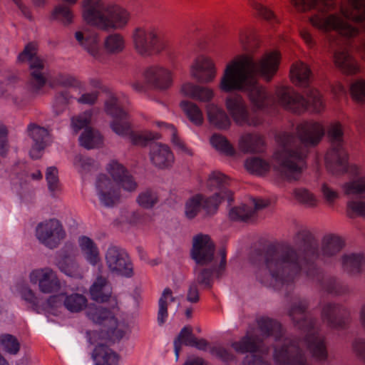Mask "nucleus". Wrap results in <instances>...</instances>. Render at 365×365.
<instances>
[{"label": "nucleus", "mask_w": 365, "mask_h": 365, "mask_svg": "<svg viewBox=\"0 0 365 365\" xmlns=\"http://www.w3.org/2000/svg\"><path fill=\"white\" fill-rule=\"evenodd\" d=\"M57 83L67 88L82 89L81 82L76 78L69 75H59Z\"/></svg>", "instance_id": "obj_52"}, {"label": "nucleus", "mask_w": 365, "mask_h": 365, "mask_svg": "<svg viewBox=\"0 0 365 365\" xmlns=\"http://www.w3.org/2000/svg\"><path fill=\"white\" fill-rule=\"evenodd\" d=\"M161 90L166 89L170 87L173 82V76L171 72L165 69L161 66Z\"/></svg>", "instance_id": "obj_60"}, {"label": "nucleus", "mask_w": 365, "mask_h": 365, "mask_svg": "<svg viewBox=\"0 0 365 365\" xmlns=\"http://www.w3.org/2000/svg\"><path fill=\"white\" fill-rule=\"evenodd\" d=\"M87 299L81 294H65L64 307L71 312H78L86 307Z\"/></svg>", "instance_id": "obj_39"}, {"label": "nucleus", "mask_w": 365, "mask_h": 365, "mask_svg": "<svg viewBox=\"0 0 365 365\" xmlns=\"http://www.w3.org/2000/svg\"><path fill=\"white\" fill-rule=\"evenodd\" d=\"M96 189L101 203L105 207H113L120 198L119 188L105 174L98 176Z\"/></svg>", "instance_id": "obj_22"}, {"label": "nucleus", "mask_w": 365, "mask_h": 365, "mask_svg": "<svg viewBox=\"0 0 365 365\" xmlns=\"http://www.w3.org/2000/svg\"><path fill=\"white\" fill-rule=\"evenodd\" d=\"M210 352L224 362H230L235 359V356L230 351L222 346H215L210 347Z\"/></svg>", "instance_id": "obj_53"}, {"label": "nucleus", "mask_w": 365, "mask_h": 365, "mask_svg": "<svg viewBox=\"0 0 365 365\" xmlns=\"http://www.w3.org/2000/svg\"><path fill=\"white\" fill-rule=\"evenodd\" d=\"M215 245L207 235L199 234L194 237L191 255L199 265L210 264V267L196 269L197 282L204 288L210 289L212 286L214 277L220 278L226 267V252L220 250L221 261L219 264L214 261Z\"/></svg>", "instance_id": "obj_8"}, {"label": "nucleus", "mask_w": 365, "mask_h": 365, "mask_svg": "<svg viewBox=\"0 0 365 365\" xmlns=\"http://www.w3.org/2000/svg\"><path fill=\"white\" fill-rule=\"evenodd\" d=\"M192 76L200 83H210L216 76V68L208 57L200 56L195 60L190 68Z\"/></svg>", "instance_id": "obj_23"}, {"label": "nucleus", "mask_w": 365, "mask_h": 365, "mask_svg": "<svg viewBox=\"0 0 365 365\" xmlns=\"http://www.w3.org/2000/svg\"><path fill=\"white\" fill-rule=\"evenodd\" d=\"M252 206L242 204L235 206L230 210L229 217L232 220L240 222H249L255 219L256 212L266 207L268 203L262 200H252Z\"/></svg>", "instance_id": "obj_24"}, {"label": "nucleus", "mask_w": 365, "mask_h": 365, "mask_svg": "<svg viewBox=\"0 0 365 365\" xmlns=\"http://www.w3.org/2000/svg\"><path fill=\"white\" fill-rule=\"evenodd\" d=\"M321 317L329 328L336 331L346 329L350 322L348 309L333 302H327L322 306Z\"/></svg>", "instance_id": "obj_17"}, {"label": "nucleus", "mask_w": 365, "mask_h": 365, "mask_svg": "<svg viewBox=\"0 0 365 365\" xmlns=\"http://www.w3.org/2000/svg\"><path fill=\"white\" fill-rule=\"evenodd\" d=\"M331 147L325 156L327 170L334 175L349 173L354 178L345 182L342 188L349 200L348 210L365 217V175L359 176V168L349 163V155L345 147L344 130L340 123H331L328 130Z\"/></svg>", "instance_id": "obj_6"}, {"label": "nucleus", "mask_w": 365, "mask_h": 365, "mask_svg": "<svg viewBox=\"0 0 365 365\" xmlns=\"http://www.w3.org/2000/svg\"><path fill=\"white\" fill-rule=\"evenodd\" d=\"M294 245L288 242L270 244L254 250L251 259L257 267L255 277L264 287L284 292L289 297L299 274L319 283L327 292L334 295L346 294L348 286L336 277L322 274L315 261L329 263L344 247V240L329 234L323 237L319 249L312 234L301 230L294 237Z\"/></svg>", "instance_id": "obj_1"}, {"label": "nucleus", "mask_w": 365, "mask_h": 365, "mask_svg": "<svg viewBox=\"0 0 365 365\" xmlns=\"http://www.w3.org/2000/svg\"><path fill=\"white\" fill-rule=\"evenodd\" d=\"M46 179L48 183V187L53 195L59 189V180L58 170L55 167H49L46 173Z\"/></svg>", "instance_id": "obj_51"}, {"label": "nucleus", "mask_w": 365, "mask_h": 365, "mask_svg": "<svg viewBox=\"0 0 365 365\" xmlns=\"http://www.w3.org/2000/svg\"><path fill=\"white\" fill-rule=\"evenodd\" d=\"M30 281L32 284H38L39 290L44 294L56 292L61 287L56 273L48 267L33 270Z\"/></svg>", "instance_id": "obj_21"}, {"label": "nucleus", "mask_w": 365, "mask_h": 365, "mask_svg": "<svg viewBox=\"0 0 365 365\" xmlns=\"http://www.w3.org/2000/svg\"><path fill=\"white\" fill-rule=\"evenodd\" d=\"M137 201L142 207L150 209L158 202V193L152 189H147L139 194Z\"/></svg>", "instance_id": "obj_44"}, {"label": "nucleus", "mask_w": 365, "mask_h": 365, "mask_svg": "<svg viewBox=\"0 0 365 365\" xmlns=\"http://www.w3.org/2000/svg\"><path fill=\"white\" fill-rule=\"evenodd\" d=\"M239 147L245 153H261L266 150V143L260 135L247 133L240 137Z\"/></svg>", "instance_id": "obj_28"}, {"label": "nucleus", "mask_w": 365, "mask_h": 365, "mask_svg": "<svg viewBox=\"0 0 365 365\" xmlns=\"http://www.w3.org/2000/svg\"><path fill=\"white\" fill-rule=\"evenodd\" d=\"M321 190L324 198L329 205H334L336 200L339 197V192L329 187L327 183L322 184Z\"/></svg>", "instance_id": "obj_58"}, {"label": "nucleus", "mask_w": 365, "mask_h": 365, "mask_svg": "<svg viewBox=\"0 0 365 365\" xmlns=\"http://www.w3.org/2000/svg\"><path fill=\"white\" fill-rule=\"evenodd\" d=\"M79 247L86 259L92 265H96L99 258V251L97 245L90 237L81 236L78 238Z\"/></svg>", "instance_id": "obj_33"}, {"label": "nucleus", "mask_w": 365, "mask_h": 365, "mask_svg": "<svg viewBox=\"0 0 365 365\" xmlns=\"http://www.w3.org/2000/svg\"><path fill=\"white\" fill-rule=\"evenodd\" d=\"M144 85L135 84L134 88H158L160 84V68L158 66H150L144 72Z\"/></svg>", "instance_id": "obj_34"}, {"label": "nucleus", "mask_w": 365, "mask_h": 365, "mask_svg": "<svg viewBox=\"0 0 365 365\" xmlns=\"http://www.w3.org/2000/svg\"><path fill=\"white\" fill-rule=\"evenodd\" d=\"M210 143L218 151L226 155L232 156L235 150L228 140L223 135L214 133L210 138Z\"/></svg>", "instance_id": "obj_41"}, {"label": "nucleus", "mask_w": 365, "mask_h": 365, "mask_svg": "<svg viewBox=\"0 0 365 365\" xmlns=\"http://www.w3.org/2000/svg\"><path fill=\"white\" fill-rule=\"evenodd\" d=\"M71 6L69 4H58L56 6L51 14L52 18L61 21L64 25L71 24L74 17Z\"/></svg>", "instance_id": "obj_40"}, {"label": "nucleus", "mask_w": 365, "mask_h": 365, "mask_svg": "<svg viewBox=\"0 0 365 365\" xmlns=\"http://www.w3.org/2000/svg\"><path fill=\"white\" fill-rule=\"evenodd\" d=\"M77 41L96 60L102 61L104 58L103 52L99 47V38L97 34H85L81 31L75 34Z\"/></svg>", "instance_id": "obj_27"}, {"label": "nucleus", "mask_w": 365, "mask_h": 365, "mask_svg": "<svg viewBox=\"0 0 365 365\" xmlns=\"http://www.w3.org/2000/svg\"><path fill=\"white\" fill-rule=\"evenodd\" d=\"M295 198L302 204L309 207H314L318 205L316 197L305 188H296L294 190Z\"/></svg>", "instance_id": "obj_46"}, {"label": "nucleus", "mask_w": 365, "mask_h": 365, "mask_svg": "<svg viewBox=\"0 0 365 365\" xmlns=\"http://www.w3.org/2000/svg\"><path fill=\"white\" fill-rule=\"evenodd\" d=\"M20 294L21 298L27 303L30 304L33 307H36L38 304V297L35 293L27 285H24L21 288Z\"/></svg>", "instance_id": "obj_57"}, {"label": "nucleus", "mask_w": 365, "mask_h": 365, "mask_svg": "<svg viewBox=\"0 0 365 365\" xmlns=\"http://www.w3.org/2000/svg\"><path fill=\"white\" fill-rule=\"evenodd\" d=\"M37 54V45L34 42L29 43L24 51L19 55L18 59L21 62L29 61L30 68L34 69L31 72V81L36 88H41L46 83V78L41 73L43 68V61Z\"/></svg>", "instance_id": "obj_19"}, {"label": "nucleus", "mask_w": 365, "mask_h": 365, "mask_svg": "<svg viewBox=\"0 0 365 365\" xmlns=\"http://www.w3.org/2000/svg\"><path fill=\"white\" fill-rule=\"evenodd\" d=\"M12 190L21 197L23 198L29 192V176L26 173L19 174L12 180Z\"/></svg>", "instance_id": "obj_42"}, {"label": "nucleus", "mask_w": 365, "mask_h": 365, "mask_svg": "<svg viewBox=\"0 0 365 365\" xmlns=\"http://www.w3.org/2000/svg\"><path fill=\"white\" fill-rule=\"evenodd\" d=\"M94 365H118L120 356L108 346L97 345L92 354Z\"/></svg>", "instance_id": "obj_30"}, {"label": "nucleus", "mask_w": 365, "mask_h": 365, "mask_svg": "<svg viewBox=\"0 0 365 365\" xmlns=\"http://www.w3.org/2000/svg\"><path fill=\"white\" fill-rule=\"evenodd\" d=\"M262 1L263 0H249L250 4L259 16L271 24L278 23V18L272 10L263 4Z\"/></svg>", "instance_id": "obj_43"}, {"label": "nucleus", "mask_w": 365, "mask_h": 365, "mask_svg": "<svg viewBox=\"0 0 365 365\" xmlns=\"http://www.w3.org/2000/svg\"><path fill=\"white\" fill-rule=\"evenodd\" d=\"M325 134L322 124L304 122L297 126L296 133H282L277 135L279 145L273 155L275 168L287 180H297L306 168L309 146L317 145Z\"/></svg>", "instance_id": "obj_4"}, {"label": "nucleus", "mask_w": 365, "mask_h": 365, "mask_svg": "<svg viewBox=\"0 0 365 365\" xmlns=\"http://www.w3.org/2000/svg\"><path fill=\"white\" fill-rule=\"evenodd\" d=\"M88 317L95 324L104 327L102 330L103 336H113L120 340L129 330V326L118 322L113 312L101 305H90L87 310Z\"/></svg>", "instance_id": "obj_13"}, {"label": "nucleus", "mask_w": 365, "mask_h": 365, "mask_svg": "<svg viewBox=\"0 0 365 365\" xmlns=\"http://www.w3.org/2000/svg\"><path fill=\"white\" fill-rule=\"evenodd\" d=\"M0 344L4 349L10 354H16L20 349V344L18 339L11 334H2L0 336Z\"/></svg>", "instance_id": "obj_49"}, {"label": "nucleus", "mask_w": 365, "mask_h": 365, "mask_svg": "<svg viewBox=\"0 0 365 365\" xmlns=\"http://www.w3.org/2000/svg\"><path fill=\"white\" fill-rule=\"evenodd\" d=\"M112 294V288L107 279L98 277L90 288V294L93 300L98 302H107Z\"/></svg>", "instance_id": "obj_31"}, {"label": "nucleus", "mask_w": 365, "mask_h": 365, "mask_svg": "<svg viewBox=\"0 0 365 365\" xmlns=\"http://www.w3.org/2000/svg\"><path fill=\"white\" fill-rule=\"evenodd\" d=\"M195 336L192 333V329L190 327H184L174 341V351L176 359H178L181 350L182 345L187 346H192L195 340Z\"/></svg>", "instance_id": "obj_35"}, {"label": "nucleus", "mask_w": 365, "mask_h": 365, "mask_svg": "<svg viewBox=\"0 0 365 365\" xmlns=\"http://www.w3.org/2000/svg\"><path fill=\"white\" fill-rule=\"evenodd\" d=\"M106 263L112 272L130 277L133 274V267L128 253L122 248L110 245L105 254Z\"/></svg>", "instance_id": "obj_18"}, {"label": "nucleus", "mask_w": 365, "mask_h": 365, "mask_svg": "<svg viewBox=\"0 0 365 365\" xmlns=\"http://www.w3.org/2000/svg\"><path fill=\"white\" fill-rule=\"evenodd\" d=\"M233 95L226 99V107L235 122L240 125L257 126L262 123L258 113L259 110L267 111L272 102L269 99V93H247L248 97L253 106L252 112H250L247 106L239 93H232Z\"/></svg>", "instance_id": "obj_11"}, {"label": "nucleus", "mask_w": 365, "mask_h": 365, "mask_svg": "<svg viewBox=\"0 0 365 365\" xmlns=\"http://www.w3.org/2000/svg\"><path fill=\"white\" fill-rule=\"evenodd\" d=\"M180 108L193 124L195 125H201L202 124V113L195 104L188 101H182L180 103Z\"/></svg>", "instance_id": "obj_37"}, {"label": "nucleus", "mask_w": 365, "mask_h": 365, "mask_svg": "<svg viewBox=\"0 0 365 365\" xmlns=\"http://www.w3.org/2000/svg\"><path fill=\"white\" fill-rule=\"evenodd\" d=\"M91 119V113L86 111L81 115L71 118V128L75 133L85 128L79 137V141L82 146L87 149L94 148L102 144L103 138L100 133L89 127Z\"/></svg>", "instance_id": "obj_16"}, {"label": "nucleus", "mask_w": 365, "mask_h": 365, "mask_svg": "<svg viewBox=\"0 0 365 365\" xmlns=\"http://www.w3.org/2000/svg\"><path fill=\"white\" fill-rule=\"evenodd\" d=\"M341 260L344 270L351 275L360 274L365 264V257L361 253L346 254Z\"/></svg>", "instance_id": "obj_32"}, {"label": "nucleus", "mask_w": 365, "mask_h": 365, "mask_svg": "<svg viewBox=\"0 0 365 365\" xmlns=\"http://www.w3.org/2000/svg\"><path fill=\"white\" fill-rule=\"evenodd\" d=\"M228 182L229 179L224 174L212 172L208 178L207 185L210 190L217 189L218 191L209 197H205L202 194H196L187 199L185 206L186 217L193 219L202 210L207 215L213 214L224 200L230 204L233 201V194L227 188Z\"/></svg>", "instance_id": "obj_10"}, {"label": "nucleus", "mask_w": 365, "mask_h": 365, "mask_svg": "<svg viewBox=\"0 0 365 365\" xmlns=\"http://www.w3.org/2000/svg\"><path fill=\"white\" fill-rule=\"evenodd\" d=\"M245 166L249 171L258 175H262L269 169V165L267 161L257 157L247 159Z\"/></svg>", "instance_id": "obj_47"}, {"label": "nucleus", "mask_w": 365, "mask_h": 365, "mask_svg": "<svg viewBox=\"0 0 365 365\" xmlns=\"http://www.w3.org/2000/svg\"><path fill=\"white\" fill-rule=\"evenodd\" d=\"M136 52L143 56H150L159 50V30L155 26L145 24L136 27L132 34Z\"/></svg>", "instance_id": "obj_14"}, {"label": "nucleus", "mask_w": 365, "mask_h": 365, "mask_svg": "<svg viewBox=\"0 0 365 365\" xmlns=\"http://www.w3.org/2000/svg\"><path fill=\"white\" fill-rule=\"evenodd\" d=\"M187 299L192 303H196L199 300V291L197 282H192L189 287Z\"/></svg>", "instance_id": "obj_61"}, {"label": "nucleus", "mask_w": 365, "mask_h": 365, "mask_svg": "<svg viewBox=\"0 0 365 365\" xmlns=\"http://www.w3.org/2000/svg\"><path fill=\"white\" fill-rule=\"evenodd\" d=\"M64 293L58 295H52L48 299L47 304L51 308L58 307L62 304L64 306Z\"/></svg>", "instance_id": "obj_62"}, {"label": "nucleus", "mask_w": 365, "mask_h": 365, "mask_svg": "<svg viewBox=\"0 0 365 365\" xmlns=\"http://www.w3.org/2000/svg\"><path fill=\"white\" fill-rule=\"evenodd\" d=\"M125 46V41L120 34H111L104 41V48L110 53H119L124 50Z\"/></svg>", "instance_id": "obj_36"}, {"label": "nucleus", "mask_w": 365, "mask_h": 365, "mask_svg": "<svg viewBox=\"0 0 365 365\" xmlns=\"http://www.w3.org/2000/svg\"><path fill=\"white\" fill-rule=\"evenodd\" d=\"M73 165L78 172L85 178L88 174L96 169L95 161L88 157L82 155H76Z\"/></svg>", "instance_id": "obj_38"}, {"label": "nucleus", "mask_w": 365, "mask_h": 365, "mask_svg": "<svg viewBox=\"0 0 365 365\" xmlns=\"http://www.w3.org/2000/svg\"><path fill=\"white\" fill-rule=\"evenodd\" d=\"M82 17L88 25L102 31L120 29L130 20V13L124 8L104 0H83Z\"/></svg>", "instance_id": "obj_9"}, {"label": "nucleus", "mask_w": 365, "mask_h": 365, "mask_svg": "<svg viewBox=\"0 0 365 365\" xmlns=\"http://www.w3.org/2000/svg\"><path fill=\"white\" fill-rule=\"evenodd\" d=\"M98 98L97 93H83L78 99V102L83 104L92 105Z\"/></svg>", "instance_id": "obj_63"}, {"label": "nucleus", "mask_w": 365, "mask_h": 365, "mask_svg": "<svg viewBox=\"0 0 365 365\" xmlns=\"http://www.w3.org/2000/svg\"><path fill=\"white\" fill-rule=\"evenodd\" d=\"M280 60L276 51L265 53L258 61L250 54L236 57L226 66L220 82L221 91H266L257 76L269 81L277 73Z\"/></svg>", "instance_id": "obj_5"}, {"label": "nucleus", "mask_w": 365, "mask_h": 365, "mask_svg": "<svg viewBox=\"0 0 365 365\" xmlns=\"http://www.w3.org/2000/svg\"><path fill=\"white\" fill-rule=\"evenodd\" d=\"M69 93H58L54 103L53 110L56 115L61 113L66 106L69 103Z\"/></svg>", "instance_id": "obj_54"}, {"label": "nucleus", "mask_w": 365, "mask_h": 365, "mask_svg": "<svg viewBox=\"0 0 365 365\" xmlns=\"http://www.w3.org/2000/svg\"><path fill=\"white\" fill-rule=\"evenodd\" d=\"M277 98L283 106L294 113H301L304 111L319 113L324 108V104L320 93H307V96L302 93H275Z\"/></svg>", "instance_id": "obj_12"}, {"label": "nucleus", "mask_w": 365, "mask_h": 365, "mask_svg": "<svg viewBox=\"0 0 365 365\" xmlns=\"http://www.w3.org/2000/svg\"><path fill=\"white\" fill-rule=\"evenodd\" d=\"M308 307L307 298H297L289 309V316L294 326L304 334L302 338L287 336L282 324L275 319L268 317L259 318L257 322L259 335L247 332L238 341L231 344L238 353L251 354L245 357L242 365H271L255 354H268L270 347L266 344V341L269 339L277 344H272L276 365H309L304 347L316 360L326 361L328 352L325 337L320 334L318 319L307 312Z\"/></svg>", "instance_id": "obj_2"}, {"label": "nucleus", "mask_w": 365, "mask_h": 365, "mask_svg": "<svg viewBox=\"0 0 365 365\" xmlns=\"http://www.w3.org/2000/svg\"><path fill=\"white\" fill-rule=\"evenodd\" d=\"M161 169L172 166L174 162V155L170 148L161 143Z\"/></svg>", "instance_id": "obj_56"}, {"label": "nucleus", "mask_w": 365, "mask_h": 365, "mask_svg": "<svg viewBox=\"0 0 365 365\" xmlns=\"http://www.w3.org/2000/svg\"><path fill=\"white\" fill-rule=\"evenodd\" d=\"M106 113L112 116L110 126L119 135L130 134V139L134 145L150 148V160L155 166L160 165V144L158 136L150 131L133 133L130 131L128 115L123 108V103L115 96H111L105 103Z\"/></svg>", "instance_id": "obj_7"}, {"label": "nucleus", "mask_w": 365, "mask_h": 365, "mask_svg": "<svg viewBox=\"0 0 365 365\" xmlns=\"http://www.w3.org/2000/svg\"><path fill=\"white\" fill-rule=\"evenodd\" d=\"M116 185L125 190L133 191L135 190L137 183L130 175L128 171L117 161H112L107 168Z\"/></svg>", "instance_id": "obj_25"}, {"label": "nucleus", "mask_w": 365, "mask_h": 365, "mask_svg": "<svg viewBox=\"0 0 365 365\" xmlns=\"http://www.w3.org/2000/svg\"><path fill=\"white\" fill-rule=\"evenodd\" d=\"M160 126L161 130H166L170 135L171 142L175 146L180 149L184 148V144L178 136L176 129L173 125L168 124L161 121Z\"/></svg>", "instance_id": "obj_55"}, {"label": "nucleus", "mask_w": 365, "mask_h": 365, "mask_svg": "<svg viewBox=\"0 0 365 365\" xmlns=\"http://www.w3.org/2000/svg\"><path fill=\"white\" fill-rule=\"evenodd\" d=\"M35 235L41 244L53 250L64 239L66 232L58 220L51 219L39 222L36 225Z\"/></svg>", "instance_id": "obj_15"}, {"label": "nucleus", "mask_w": 365, "mask_h": 365, "mask_svg": "<svg viewBox=\"0 0 365 365\" xmlns=\"http://www.w3.org/2000/svg\"><path fill=\"white\" fill-rule=\"evenodd\" d=\"M58 268L65 274L69 277H76L78 274V264L76 260L70 257H65L58 263Z\"/></svg>", "instance_id": "obj_48"}, {"label": "nucleus", "mask_w": 365, "mask_h": 365, "mask_svg": "<svg viewBox=\"0 0 365 365\" xmlns=\"http://www.w3.org/2000/svg\"><path fill=\"white\" fill-rule=\"evenodd\" d=\"M238 41L245 51H249L257 44L254 31L248 29H241L239 31Z\"/></svg>", "instance_id": "obj_45"}, {"label": "nucleus", "mask_w": 365, "mask_h": 365, "mask_svg": "<svg viewBox=\"0 0 365 365\" xmlns=\"http://www.w3.org/2000/svg\"><path fill=\"white\" fill-rule=\"evenodd\" d=\"M28 131L34 142L30 155L33 159H38L40 157L38 152L43 150L50 142L48 132L44 128L31 125Z\"/></svg>", "instance_id": "obj_26"}, {"label": "nucleus", "mask_w": 365, "mask_h": 365, "mask_svg": "<svg viewBox=\"0 0 365 365\" xmlns=\"http://www.w3.org/2000/svg\"><path fill=\"white\" fill-rule=\"evenodd\" d=\"M200 101L207 103V112L210 123L218 129H227L231 121L227 113L215 104L211 103L214 93H189Z\"/></svg>", "instance_id": "obj_20"}, {"label": "nucleus", "mask_w": 365, "mask_h": 365, "mask_svg": "<svg viewBox=\"0 0 365 365\" xmlns=\"http://www.w3.org/2000/svg\"><path fill=\"white\" fill-rule=\"evenodd\" d=\"M290 78L296 86L307 88L312 83V73L307 64L299 61L292 64Z\"/></svg>", "instance_id": "obj_29"}, {"label": "nucleus", "mask_w": 365, "mask_h": 365, "mask_svg": "<svg viewBox=\"0 0 365 365\" xmlns=\"http://www.w3.org/2000/svg\"><path fill=\"white\" fill-rule=\"evenodd\" d=\"M352 346L355 353L365 363V339L361 338L356 339Z\"/></svg>", "instance_id": "obj_59"}, {"label": "nucleus", "mask_w": 365, "mask_h": 365, "mask_svg": "<svg viewBox=\"0 0 365 365\" xmlns=\"http://www.w3.org/2000/svg\"><path fill=\"white\" fill-rule=\"evenodd\" d=\"M177 302V298L173 295L170 288H165L161 294V324L164 323L168 317V308L173 303Z\"/></svg>", "instance_id": "obj_50"}, {"label": "nucleus", "mask_w": 365, "mask_h": 365, "mask_svg": "<svg viewBox=\"0 0 365 365\" xmlns=\"http://www.w3.org/2000/svg\"><path fill=\"white\" fill-rule=\"evenodd\" d=\"M299 11L314 10L309 18L313 26L329 33V51L335 66L344 73L359 72L351 54L356 50L365 60V0H290Z\"/></svg>", "instance_id": "obj_3"}, {"label": "nucleus", "mask_w": 365, "mask_h": 365, "mask_svg": "<svg viewBox=\"0 0 365 365\" xmlns=\"http://www.w3.org/2000/svg\"><path fill=\"white\" fill-rule=\"evenodd\" d=\"M300 36L304 42L309 46L310 48H312L315 45V41L312 37V34L306 29H302L300 31Z\"/></svg>", "instance_id": "obj_64"}]
</instances>
